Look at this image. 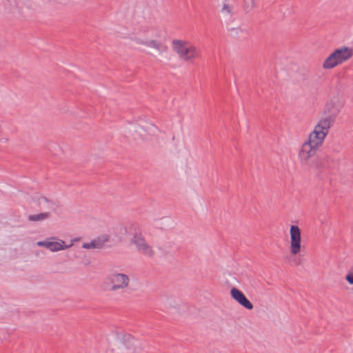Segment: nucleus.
<instances>
[{
    "label": "nucleus",
    "mask_w": 353,
    "mask_h": 353,
    "mask_svg": "<svg viewBox=\"0 0 353 353\" xmlns=\"http://www.w3.org/2000/svg\"><path fill=\"white\" fill-rule=\"evenodd\" d=\"M345 280L349 284L353 285V268H351L347 271L345 276Z\"/></svg>",
    "instance_id": "nucleus-15"
},
{
    "label": "nucleus",
    "mask_w": 353,
    "mask_h": 353,
    "mask_svg": "<svg viewBox=\"0 0 353 353\" xmlns=\"http://www.w3.org/2000/svg\"><path fill=\"white\" fill-rule=\"evenodd\" d=\"M290 252L292 255L296 256L302 250L301 232L297 225H292L290 230Z\"/></svg>",
    "instance_id": "nucleus-7"
},
{
    "label": "nucleus",
    "mask_w": 353,
    "mask_h": 353,
    "mask_svg": "<svg viewBox=\"0 0 353 353\" xmlns=\"http://www.w3.org/2000/svg\"><path fill=\"white\" fill-rule=\"evenodd\" d=\"M242 9L245 14L252 12L255 7L254 0H243L241 4Z\"/></svg>",
    "instance_id": "nucleus-12"
},
{
    "label": "nucleus",
    "mask_w": 353,
    "mask_h": 353,
    "mask_svg": "<svg viewBox=\"0 0 353 353\" xmlns=\"http://www.w3.org/2000/svg\"><path fill=\"white\" fill-rule=\"evenodd\" d=\"M232 298L239 304L248 310H252V303L246 298L245 294L239 289L232 288L230 290Z\"/></svg>",
    "instance_id": "nucleus-8"
},
{
    "label": "nucleus",
    "mask_w": 353,
    "mask_h": 353,
    "mask_svg": "<svg viewBox=\"0 0 353 353\" xmlns=\"http://www.w3.org/2000/svg\"><path fill=\"white\" fill-rule=\"evenodd\" d=\"M130 284L129 276L118 272L109 274L103 282L105 290L112 292H124L129 288Z\"/></svg>",
    "instance_id": "nucleus-3"
},
{
    "label": "nucleus",
    "mask_w": 353,
    "mask_h": 353,
    "mask_svg": "<svg viewBox=\"0 0 353 353\" xmlns=\"http://www.w3.org/2000/svg\"><path fill=\"white\" fill-rule=\"evenodd\" d=\"M155 31L148 30L145 32L143 36H134L131 39L139 46H144L150 48H153L158 52H163L166 48L163 43L159 39H152V36Z\"/></svg>",
    "instance_id": "nucleus-5"
},
{
    "label": "nucleus",
    "mask_w": 353,
    "mask_h": 353,
    "mask_svg": "<svg viewBox=\"0 0 353 353\" xmlns=\"http://www.w3.org/2000/svg\"><path fill=\"white\" fill-rule=\"evenodd\" d=\"M50 216V213L44 212L38 214L30 215L28 220L30 221H39L48 219Z\"/></svg>",
    "instance_id": "nucleus-13"
},
{
    "label": "nucleus",
    "mask_w": 353,
    "mask_h": 353,
    "mask_svg": "<svg viewBox=\"0 0 353 353\" xmlns=\"http://www.w3.org/2000/svg\"><path fill=\"white\" fill-rule=\"evenodd\" d=\"M353 56V49L347 46H343L336 49L324 61L323 68L324 69H332L338 65L347 61Z\"/></svg>",
    "instance_id": "nucleus-4"
},
{
    "label": "nucleus",
    "mask_w": 353,
    "mask_h": 353,
    "mask_svg": "<svg viewBox=\"0 0 353 353\" xmlns=\"http://www.w3.org/2000/svg\"><path fill=\"white\" fill-rule=\"evenodd\" d=\"M171 46L179 58L185 62L193 63L202 58L201 49L188 40L175 39Z\"/></svg>",
    "instance_id": "nucleus-2"
},
{
    "label": "nucleus",
    "mask_w": 353,
    "mask_h": 353,
    "mask_svg": "<svg viewBox=\"0 0 353 353\" xmlns=\"http://www.w3.org/2000/svg\"><path fill=\"white\" fill-rule=\"evenodd\" d=\"M132 243L135 245L137 251L148 258H153L155 251L152 245L146 241L145 238L141 233H136L132 239Z\"/></svg>",
    "instance_id": "nucleus-6"
},
{
    "label": "nucleus",
    "mask_w": 353,
    "mask_h": 353,
    "mask_svg": "<svg viewBox=\"0 0 353 353\" xmlns=\"http://www.w3.org/2000/svg\"><path fill=\"white\" fill-rule=\"evenodd\" d=\"M123 343L133 353H140L143 349L141 343L130 334L124 335Z\"/></svg>",
    "instance_id": "nucleus-10"
},
{
    "label": "nucleus",
    "mask_w": 353,
    "mask_h": 353,
    "mask_svg": "<svg viewBox=\"0 0 353 353\" xmlns=\"http://www.w3.org/2000/svg\"><path fill=\"white\" fill-rule=\"evenodd\" d=\"M82 248L85 249H94V245H93L92 241H91L90 243H83Z\"/></svg>",
    "instance_id": "nucleus-16"
},
{
    "label": "nucleus",
    "mask_w": 353,
    "mask_h": 353,
    "mask_svg": "<svg viewBox=\"0 0 353 353\" xmlns=\"http://www.w3.org/2000/svg\"><path fill=\"white\" fill-rule=\"evenodd\" d=\"M37 245L41 247H45L49 249L52 252H57L59 250H65L72 246V243L69 245H65V242L62 240L59 241H52L50 240H46L43 241L37 242Z\"/></svg>",
    "instance_id": "nucleus-9"
},
{
    "label": "nucleus",
    "mask_w": 353,
    "mask_h": 353,
    "mask_svg": "<svg viewBox=\"0 0 353 353\" xmlns=\"http://www.w3.org/2000/svg\"><path fill=\"white\" fill-rule=\"evenodd\" d=\"M334 123V118L331 115L321 117L314 130L308 134L307 139L302 143L298 153L300 163L304 165H310L316 169L325 168V162L328 157L321 158L318 162L310 163L311 159L315 157L316 152L323 145L332 125Z\"/></svg>",
    "instance_id": "nucleus-1"
},
{
    "label": "nucleus",
    "mask_w": 353,
    "mask_h": 353,
    "mask_svg": "<svg viewBox=\"0 0 353 353\" xmlns=\"http://www.w3.org/2000/svg\"><path fill=\"white\" fill-rule=\"evenodd\" d=\"M109 241V237L108 236H103L101 239H97L92 241L93 245H94V249H100L102 248L105 244V243Z\"/></svg>",
    "instance_id": "nucleus-14"
},
{
    "label": "nucleus",
    "mask_w": 353,
    "mask_h": 353,
    "mask_svg": "<svg viewBox=\"0 0 353 353\" xmlns=\"http://www.w3.org/2000/svg\"><path fill=\"white\" fill-rule=\"evenodd\" d=\"M220 11L224 17H230L234 14L235 8L229 1H225L223 2Z\"/></svg>",
    "instance_id": "nucleus-11"
}]
</instances>
